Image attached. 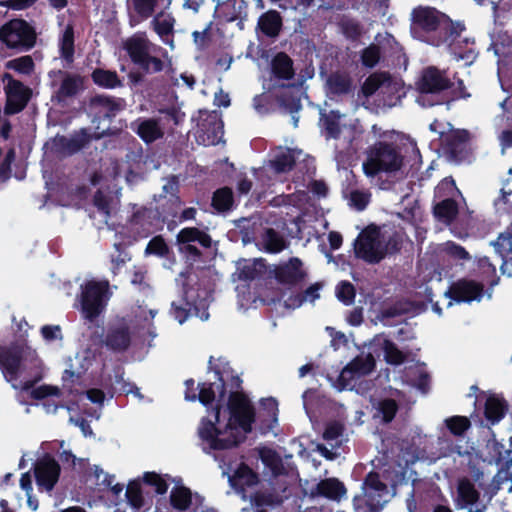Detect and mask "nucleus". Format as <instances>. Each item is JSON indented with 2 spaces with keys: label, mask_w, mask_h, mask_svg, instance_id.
<instances>
[{
  "label": "nucleus",
  "mask_w": 512,
  "mask_h": 512,
  "mask_svg": "<svg viewBox=\"0 0 512 512\" xmlns=\"http://www.w3.org/2000/svg\"><path fill=\"white\" fill-rule=\"evenodd\" d=\"M185 399L199 400L207 407L208 415L198 428L202 448L205 452L227 450L243 441L252 431L256 414L249 398L241 392H231L225 407L224 378L214 371L208 381L195 386V381H185Z\"/></svg>",
  "instance_id": "obj_1"
},
{
  "label": "nucleus",
  "mask_w": 512,
  "mask_h": 512,
  "mask_svg": "<svg viewBox=\"0 0 512 512\" xmlns=\"http://www.w3.org/2000/svg\"><path fill=\"white\" fill-rule=\"evenodd\" d=\"M367 353L360 354L348 363L340 372L335 387L337 390H356L360 379L371 373L375 367V359L383 355L391 365H400L405 355L384 335H376L366 345Z\"/></svg>",
  "instance_id": "obj_2"
},
{
  "label": "nucleus",
  "mask_w": 512,
  "mask_h": 512,
  "mask_svg": "<svg viewBox=\"0 0 512 512\" xmlns=\"http://www.w3.org/2000/svg\"><path fill=\"white\" fill-rule=\"evenodd\" d=\"M321 120L324 122L327 136L340 142L335 148V160L338 168L343 167L353 153L352 143L363 131L360 121L354 116H348L334 110L330 111Z\"/></svg>",
  "instance_id": "obj_3"
},
{
  "label": "nucleus",
  "mask_w": 512,
  "mask_h": 512,
  "mask_svg": "<svg viewBox=\"0 0 512 512\" xmlns=\"http://www.w3.org/2000/svg\"><path fill=\"white\" fill-rule=\"evenodd\" d=\"M210 302L211 290L189 275L183 294L171 302L170 314L179 324H183L192 315L206 321L209 318Z\"/></svg>",
  "instance_id": "obj_4"
},
{
  "label": "nucleus",
  "mask_w": 512,
  "mask_h": 512,
  "mask_svg": "<svg viewBox=\"0 0 512 512\" xmlns=\"http://www.w3.org/2000/svg\"><path fill=\"white\" fill-rule=\"evenodd\" d=\"M354 249L358 258L376 264L396 251L398 242L391 230L370 225L359 234Z\"/></svg>",
  "instance_id": "obj_5"
},
{
  "label": "nucleus",
  "mask_w": 512,
  "mask_h": 512,
  "mask_svg": "<svg viewBox=\"0 0 512 512\" xmlns=\"http://www.w3.org/2000/svg\"><path fill=\"white\" fill-rule=\"evenodd\" d=\"M28 358L31 361L36 360L35 353L28 347L15 344L9 347H0V369L14 389L28 391L33 387L32 382L19 380L23 362Z\"/></svg>",
  "instance_id": "obj_6"
},
{
  "label": "nucleus",
  "mask_w": 512,
  "mask_h": 512,
  "mask_svg": "<svg viewBox=\"0 0 512 512\" xmlns=\"http://www.w3.org/2000/svg\"><path fill=\"white\" fill-rule=\"evenodd\" d=\"M111 295L107 280H88L82 283L78 299L83 317L93 322L105 310Z\"/></svg>",
  "instance_id": "obj_7"
},
{
  "label": "nucleus",
  "mask_w": 512,
  "mask_h": 512,
  "mask_svg": "<svg viewBox=\"0 0 512 512\" xmlns=\"http://www.w3.org/2000/svg\"><path fill=\"white\" fill-rule=\"evenodd\" d=\"M362 92L365 97L375 95L379 105L389 108L396 106L404 95L400 82L387 73L371 74L363 83Z\"/></svg>",
  "instance_id": "obj_8"
},
{
  "label": "nucleus",
  "mask_w": 512,
  "mask_h": 512,
  "mask_svg": "<svg viewBox=\"0 0 512 512\" xmlns=\"http://www.w3.org/2000/svg\"><path fill=\"white\" fill-rule=\"evenodd\" d=\"M124 49L127 51L133 63L138 65L146 73L152 74L163 70L164 63L155 56L157 46L153 44L144 34H135L124 42Z\"/></svg>",
  "instance_id": "obj_9"
},
{
  "label": "nucleus",
  "mask_w": 512,
  "mask_h": 512,
  "mask_svg": "<svg viewBox=\"0 0 512 512\" xmlns=\"http://www.w3.org/2000/svg\"><path fill=\"white\" fill-rule=\"evenodd\" d=\"M180 114L176 108L159 110V115L152 118H139L131 125L133 131L147 144L163 138L166 125L173 122L177 125Z\"/></svg>",
  "instance_id": "obj_10"
},
{
  "label": "nucleus",
  "mask_w": 512,
  "mask_h": 512,
  "mask_svg": "<svg viewBox=\"0 0 512 512\" xmlns=\"http://www.w3.org/2000/svg\"><path fill=\"white\" fill-rule=\"evenodd\" d=\"M402 166V157L394 147L383 142L374 145L363 163V170L367 176H374L379 172L392 173Z\"/></svg>",
  "instance_id": "obj_11"
},
{
  "label": "nucleus",
  "mask_w": 512,
  "mask_h": 512,
  "mask_svg": "<svg viewBox=\"0 0 512 512\" xmlns=\"http://www.w3.org/2000/svg\"><path fill=\"white\" fill-rule=\"evenodd\" d=\"M0 40L9 48L27 51L34 46L36 34L26 21L13 19L0 28Z\"/></svg>",
  "instance_id": "obj_12"
},
{
  "label": "nucleus",
  "mask_w": 512,
  "mask_h": 512,
  "mask_svg": "<svg viewBox=\"0 0 512 512\" xmlns=\"http://www.w3.org/2000/svg\"><path fill=\"white\" fill-rule=\"evenodd\" d=\"M363 500L370 511L382 509L397 494V486L389 489L376 473H369L362 485Z\"/></svg>",
  "instance_id": "obj_13"
},
{
  "label": "nucleus",
  "mask_w": 512,
  "mask_h": 512,
  "mask_svg": "<svg viewBox=\"0 0 512 512\" xmlns=\"http://www.w3.org/2000/svg\"><path fill=\"white\" fill-rule=\"evenodd\" d=\"M211 242V237L196 227L183 228L177 234L179 250L189 261H196L200 257L201 253L196 247V243L208 248L211 246Z\"/></svg>",
  "instance_id": "obj_14"
},
{
  "label": "nucleus",
  "mask_w": 512,
  "mask_h": 512,
  "mask_svg": "<svg viewBox=\"0 0 512 512\" xmlns=\"http://www.w3.org/2000/svg\"><path fill=\"white\" fill-rule=\"evenodd\" d=\"M157 213L153 209L132 205V212L128 218L126 227L122 230H127L131 234V238H145L151 232L156 220Z\"/></svg>",
  "instance_id": "obj_15"
},
{
  "label": "nucleus",
  "mask_w": 512,
  "mask_h": 512,
  "mask_svg": "<svg viewBox=\"0 0 512 512\" xmlns=\"http://www.w3.org/2000/svg\"><path fill=\"white\" fill-rule=\"evenodd\" d=\"M61 467L49 454L38 458L34 463V476L41 490L51 492L60 477Z\"/></svg>",
  "instance_id": "obj_16"
},
{
  "label": "nucleus",
  "mask_w": 512,
  "mask_h": 512,
  "mask_svg": "<svg viewBox=\"0 0 512 512\" xmlns=\"http://www.w3.org/2000/svg\"><path fill=\"white\" fill-rule=\"evenodd\" d=\"M417 85L421 93L417 99V102L420 105L425 106L424 95L436 94L449 88L451 85V80L445 71H441L436 67H428L423 70Z\"/></svg>",
  "instance_id": "obj_17"
},
{
  "label": "nucleus",
  "mask_w": 512,
  "mask_h": 512,
  "mask_svg": "<svg viewBox=\"0 0 512 512\" xmlns=\"http://www.w3.org/2000/svg\"><path fill=\"white\" fill-rule=\"evenodd\" d=\"M173 481L176 485L170 492V503L174 509L179 512H186L190 508L193 512H216L213 508L203 506V498L200 495H193L190 489L179 484L180 481Z\"/></svg>",
  "instance_id": "obj_18"
},
{
  "label": "nucleus",
  "mask_w": 512,
  "mask_h": 512,
  "mask_svg": "<svg viewBox=\"0 0 512 512\" xmlns=\"http://www.w3.org/2000/svg\"><path fill=\"white\" fill-rule=\"evenodd\" d=\"M490 500L491 497L487 500L481 499L479 491L469 479H459L456 498L458 507L467 508V512H485Z\"/></svg>",
  "instance_id": "obj_19"
},
{
  "label": "nucleus",
  "mask_w": 512,
  "mask_h": 512,
  "mask_svg": "<svg viewBox=\"0 0 512 512\" xmlns=\"http://www.w3.org/2000/svg\"><path fill=\"white\" fill-rule=\"evenodd\" d=\"M201 118L196 137L199 143L204 146L217 145L223 138V122L217 112L205 113Z\"/></svg>",
  "instance_id": "obj_20"
},
{
  "label": "nucleus",
  "mask_w": 512,
  "mask_h": 512,
  "mask_svg": "<svg viewBox=\"0 0 512 512\" xmlns=\"http://www.w3.org/2000/svg\"><path fill=\"white\" fill-rule=\"evenodd\" d=\"M157 314L158 310L156 309L148 308L145 305H138L132 308L126 320L136 334L140 336L148 335L154 339L157 337V332L153 320Z\"/></svg>",
  "instance_id": "obj_21"
},
{
  "label": "nucleus",
  "mask_w": 512,
  "mask_h": 512,
  "mask_svg": "<svg viewBox=\"0 0 512 512\" xmlns=\"http://www.w3.org/2000/svg\"><path fill=\"white\" fill-rule=\"evenodd\" d=\"M344 428L338 422H330L323 432L324 443L317 444L316 451L328 460H333L340 455V447L345 441Z\"/></svg>",
  "instance_id": "obj_22"
},
{
  "label": "nucleus",
  "mask_w": 512,
  "mask_h": 512,
  "mask_svg": "<svg viewBox=\"0 0 512 512\" xmlns=\"http://www.w3.org/2000/svg\"><path fill=\"white\" fill-rule=\"evenodd\" d=\"M444 295L448 298L447 307L452 306L453 302L480 301L483 297V286L473 281L461 280L453 284Z\"/></svg>",
  "instance_id": "obj_23"
},
{
  "label": "nucleus",
  "mask_w": 512,
  "mask_h": 512,
  "mask_svg": "<svg viewBox=\"0 0 512 512\" xmlns=\"http://www.w3.org/2000/svg\"><path fill=\"white\" fill-rule=\"evenodd\" d=\"M133 334L128 321L123 318L111 323L107 329L105 343L113 351L122 352L129 348Z\"/></svg>",
  "instance_id": "obj_24"
},
{
  "label": "nucleus",
  "mask_w": 512,
  "mask_h": 512,
  "mask_svg": "<svg viewBox=\"0 0 512 512\" xmlns=\"http://www.w3.org/2000/svg\"><path fill=\"white\" fill-rule=\"evenodd\" d=\"M5 91L7 103L5 112L14 114L21 111L27 104L30 97V90L21 82L13 79L10 75H5Z\"/></svg>",
  "instance_id": "obj_25"
},
{
  "label": "nucleus",
  "mask_w": 512,
  "mask_h": 512,
  "mask_svg": "<svg viewBox=\"0 0 512 512\" xmlns=\"http://www.w3.org/2000/svg\"><path fill=\"white\" fill-rule=\"evenodd\" d=\"M306 157L302 150L278 147L272 153L269 166L275 173H284L298 162L305 161Z\"/></svg>",
  "instance_id": "obj_26"
},
{
  "label": "nucleus",
  "mask_w": 512,
  "mask_h": 512,
  "mask_svg": "<svg viewBox=\"0 0 512 512\" xmlns=\"http://www.w3.org/2000/svg\"><path fill=\"white\" fill-rule=\"evenodd\" d=\"M50 75L59 76L61 81L55 91L58 101H65L76 96L83 89V78L77 74L66 73L61 70L53 71Z\"/></svg>",
  "instance_id": "obj_27"
},
{
  "label": "nucleus",
  "mask_w": 512,
  "mask_h": 512,
  "mask_svg": "<svg viewBox=\"0 0 512 512\" xmlns=\"http://www.w3.org/2000/svg\"><path fill=\"white\" fill-rule=\"evenodd\" d=\"M412 17L414 24L426 31L436 30L449 20L445 14L431 7L415 8Z\"/></svg>",
  "instance_id": "obj_28"
},
{
  "label": "nucleus",
  "mask_w": 512,
  "mask_h": 512,
  "mask_svg": "<svg viewBox=\"0 0 512 512\" xmlns=\"http://www.w3.org/2000/svg\"><path fill=\"white\" fill-rule=\"evenodd\" d=\"M347 490L344 484L337 478H325L320 480L314 488L311 489L313 497L320 496L331 501L340 502L346 497Z\"/></svg>",
  "instance_id": "obj_29"
},
{
  "label": "nucleus",
  "mask_w": 512,
  "mask_h": 512,
  "mask_svg": "<svg viewBox=\"0 0 512 512\" xmlns=\"http://www.w3.org/2000/svg\"><path fill=\"white\" fill-rule=\"evenodd\" d=\"M215 4L214 15L232 22L245 14L247 4L244 0H212Z\"/></svg>",
  "instance_id": "obj_30"
},
{
  "label": "nucleus",
  "mask_w": 512,
  "mask_h": 512,
  "mask_svg": "<svg viewBox=\"0 0 512 512\" xmlns=\"http://www.w3.org/2000/svg\"><path fill=\"white\" fill-rule=\"evenodd\" d=\"M220 467L223 469V475L228 477L231 486L235 489L244 490L245 486L250 487L257 482L256 475L246 465L240 464L236 468L229 465L227 469H224L222 465Z\"/></svg>",
  "instance_id": "obj_31"
},
{
  "label": "nucleus",
  "mask_w": 512,
  "mask_h": 512,
  "mask_svg": "<svg viewBox=\"0 0 512 512\" xmlns=\"http://www.w3.org/2000/svg\"><path fill=\"white\" fill-rule=\"evenodd\" d=\"M151 25L162 42L169 45L171 49H174L172 36L174 32L175 19L172 14L167 11L159 12L152 20Z\"/></svg>",
  "instance_id": "obj_32"
},
{
  "label": "nucleus",
  "mask_w": 512,
  "mask_h": 512,
  "mask_svg": "<svg viewBox=\"0 0 512 512\" xmlns=\"http://www.w3.org/2000/svg\"><path fill=\"white\" fill-rule=\"evenodd\" d=\"M276 278L282 283H296L304 279L305 271L299 258H291L288 262L277 267Z\"/></svg>",
  "instance_id": "obj_33"
},
{
  "label": "nucleus",
  "mask_w": 512,
  "mask_h": 512,
  "mask_svg": "<svg viewBox=\"0 0 512 512\" xmlns=\"http://www.w3.org/2000/svg\"><path fill=\"white\" fill-rule=\"evenodd\" d=\"M91 105L99 118H112L122 109L123 101L106 95H98L92 99Z\"/></svg>",
  "instance_id": "obj_34"
},
{
  "label": "nucleus",
  "mask_w": 512,
  "mask_h": 512,
  "mask_svg": "<svg viewBox=\"0 0 512 512\" xmlns=\"http://www.w3.org/2000/svg\"><path fill=\"white\" fill-rule=\"evenodd\" d=\"M497 254L502 258V272L512 276L509 265H512V232L501 233L495 242H492Z\"/></svg>",
  "instance_id": "obj_35"
},
{
  "label": "nucleus",
  "mask_w": 512,
  "mask_h": 512,
  "mask_svg": "<svg viewBox=\"0 0 512 512\" xmlns=\"http://www.w3.org/2000/svg\"><path fill=\"white\" fill-rule=\"evenodd\" d=\"M507 409L508 405L504 398L490 395L485 402V418L491 425H495L504 418Z\"/></svg>",
  "instance_id": "obj_36"
},
{
  "label": "nucleus",
  "mask_w": 512,
  "mask_h": 512,
  "mask_svg": "<svg viewBox=\"0 0 512 512\" xmlns=\"http://www.w3.org/2000/svg\"><path fill=\"white\" fill-rule=\"evenodd\" d=\"M326 89L328 95H346L351 91V79L347 74L344 73H332L326 80Z\"/></svg>",
  "instance_id": "obj_37"
},
{
  "label": "nucleus",
  "mask_w": 512,
  "mask_h": 512,
  "mask_svg": "<svg viewBox=\"0 0 512 512\" xmlns=\"http://www.w3.org/2000/svg\"><path fill=\"white\" fill-rule=\"evenodd\" d=\"M94 205L103 223L110 227L109 218L116 205L114 198L108 192L98 190L94 196Z\"/></svg>",
  "instance_id": "obj_38"
},
{
  "label": "nucleus",
  "mask_w": 512,
  "mask_h": 512,
  "mask_svg": "<svg viewBox=\"0 0 512 512\" xmlns=\"http://www.w3.org/2000/svg\"><path fill=\"white\" fill-rule=\"evenodd\" d=\"M258 26L265 35L275 37L279 34L282 27L281 16L277 11L270 10L261 15Z\"/></svg>",
  "instance_id": "obj_39"
},
{
  "label": "nucleus",
  "mask_w": 512,
  "mask_h": 512,
  "mask_svg": "<svg viewBox=\"0 0 512 512\" xmlns=\"http://www.w3.org/2000/svg\"><path fill=\"white\" fill-rule=\"evenodd\" d=\"M474 41L468 38L454 41L451 44V52L457 61L463 60L465 65H470L476 58V51L473 48Z\"/></svg>",
  "instance_id": "obj_40"
},
{
  "label": "nucleus",
  "mask_w": 512,
  "mask_h": 512,
  "mask_svg": "<svg viewBox=\"0 0 512 512\" xmlns=\"http://www.w3.org/2000/svg\"><path fill=\"white\" fill-rule=\"evenodd\" d=\"M125 496L134 512H144L147 509V503L141 491V483L138 480L128 484Z\"/></svg>",
  "instance_id": "obj_41"
},
{
  "label": "nucleus",
  "mask_w": 512,
  "mask_h": 512,
  "mask_svg": "<svg viewBox=\"0 0 512 512\" xmlns=\"http://www.w3.org/2000/svg\"><path fill=\"white\" fill-rule=\"evenodd\" d=\"M91 77L96 85L105 89H114L122 86V81L115 71L98 68L93 71Z\"/></svg>",
  "instance_id": "obj_42"
},
{
  "label": "nucleus",
  "mask_w": 512,
  "mask_h": 512,
  "mask_svg": "<svg viewBox=\"0 0 512 512\" xmlns=\"http://www.w3.org/2000/svg\"><path fill=\"white\" fill-rule=\"evenodd\" d=\"M250 498L255 512H267V507L279 505L283 501V496L266 492H257Z\"/></svg>",
  "instance_id": "obj_43"
},
{
  "label": "nucleus",
  "mask_w": 512,
  "mask_h": 512,
  "mask_svg": "<svg viewBox=\"0 0 512 512\" xmlns=\"http://www.w3.org/2000/svg\"><path fill=\"white\" fill-rule=\"evenodd\" d=\"M61 58L70 65L74 60V31L71 26H67L59 41Z\"/></svg>",
  "instance_id": "obj_44"
},
{
  "label": "nucleus",
  "mask_w": 512,
  "mask_h": 512,
  "mask_svg": "<svg viewBox=\"0 0 512 512\" xmlns=\"http://www.w3.org/2000/svg\"><path fill=\"white\" fill-rule=\"evenodd\" d=\"M458 213V206L452 198H445L441 200L434 207V214L440 221L448 224Z\"/></svg>",
  "instance_id": "obj_45"
},
{
  "label": "nucleus",
  "mask_w": 512,
  "mask_h": 512,
  "mask_svg": "<svg viewBox=\"0 0 512 512\" xmlns=\"http://www.w3.org/2000/svg\"><path fill=\"white\" fill-rule=\"evenodd\" d=\"M272 72L278 78H292L294 74L292 60L284 53L277 54L272 61Z\"/></svg>",
  "instance_id": "obj_46"
},
{
  "label": "nucleus",
  "mask_w": 512,
  "mask_h": 512,
  "mask_svg": "<svg viewBox=\"0 0 512 512\" xmlns=\"http://www.w3.org/2000/svg\"><path fill=\"white\" fill-rule=\"evenodd\" d=\"M261 245L263 249L269 253H279L286 246L284 238L273 229H267L263 233Z\"/></svg>",
  "instance_id": "obj_47"
},
{
  "label": "nucleus",
  "mask_w": 512,
  "mask_h": 512,
  "mask_svg": "<svg viewBox=\"0 0 512 512\" xmlns=\"http://www.w3.org/2000/svg\"><path fill=\"white\" fill-rule=\"evenodd\" d=\"M233 204V192L230 188L224 187L216 190L212 197V206L218 212H224Z\"/></svg>",
  "instance_id": "obj_48"
},
{
  "label": "nucleus",
  "mask_w": 512,
  "mask_h": 512,
  "mask_svg": "<svg viewBox=\"0 0 512 512\" xmlns=\"http://www.w3.org/2000/svg\"><path fill=\"white\" fill-rule=\"evenodd\" d=\"M143 481L154 487L155 492L157 494L163 495L168 490V484L165 477L155 473V472H146L143 475Z\"/></svg>",
  "instance_id": "obj_49"
},
{
  "label": "nucleus",
  "mask_w": 512,
  "mask_h": 512,
  "mask_svg": "<svg viewBox=\"0 0 512 512\" xmlns=\"http://www.w3.org/2000/svg\"><path fill=\"white\" fill-rule=\"evenodd\" d=\"M257 260H242L237 265V273L240 279L251 280L258 274Z\"/></svg>",
  "instance_id": "obj_50"
},
{
  "label": "nucleus",
  "mask_w": 512,
  "mask_h": 512,
  "mask_svg": "<svg viewBox=\"0 0 512 512\" xmlns=\"http://www.w3.org/2000/svg\"><path fill=\"white\" fill-rule=\"evenodd\" d=\"M445 424L454 435H462L470 427L469 419L464 416L449 417L445 419Z\"/></svg>",
  "instance_id": "obj_51"
},
{
  "label": "nucleus",
  "mask_w": 512,
  "mask_h": 512,
  "mask_svg": "<svg viewBox=\"0 0 512 512\" xmlns=\"http://www.w3.org/2000/svg\"><path fill=\"white\" fill-rule=\"evenodd\" d=\"M126 243H114V247L116 250V254L111 255V263L112 267L111 270L114 274H116L121 267L130 260L129 254L124 250L123 246Z\"/></svg>",
  "instance_id": "obj_52"
},
{
  "label": "nucleus",
  "mask_w": 512,
  "mask_h": 512,
  "mask_svg": "<svg viewBox=\"0 0 512 512\" xmlns=\"http://www.w3.org/2000/svg\"><path fill=\"white\" fill-rule=\"evenodd\" d=\"M336 296L345 305L352 304L355 298L354 286L348 281L340 282L336 287Z\"/></svg>",
  "instance_id": "obj_53"
},
{
  "label": "nucleus",
  "mask_w": 512,
  "mask_h": 512,
  "mask_svg": "<svg viewBox=\"0 0 512 512\" xmlns=\"http://www.w3.org/2000/svg\"><path fill=\"white\" fill-rule=\"evenodd\" d=\"M456 193L459 194L460 192L451 177L443 179L435 188V195L438 198H452Z\"/></svg>",
  "instance_id": "obj_54"
},
{
  "label": "nucleus",
  "mask_w": 512,
  "mask_h": 512,
  "mask_svg": "<svg viewBox=\"0 0 512 512\" xmlns=\"http://www.w3.org/2000/svg\"><path fill=\"white\" fill-rule=\"evenodd\" d=\"M156 3L157 0H131L134 11L142 19H147L153 14Z\"/></svg>",
  "instance_id": "obj_55"
},
{
  "label": "nucleus",
  "mask_w": 512,
  "mask_h": 512,
  "mask_svg": "<svg viewBox=\"0 0 512 512\" xmlns=\"http://www.w3.org/2000/svg\"><path fill=\"white\" fill-rule=\"evenodd\" d=\"M168 252V246L165 243L164 239L161 236H155L152 238L145 249L146 255H155L158 257H163Z\"/></svg>",
  "instance_id": "obj_56"
},
{
  "label": "nucleus",
  "mask_w": 512,
  "mask_h": 512,
  "mask_svg": "<svg viewBox=\"0 0 512 512\" xmlns=\"http://www.w3.org/2000/svg\"><path fill=\"white\" fill-rule=\"evenodd\" d=\"M442 251L452 257L454 260L466 261L470 259V255L465 250V248L451 241L443 244Z\"/></svg>",
  "instance_id": "obj_57"
},
{
  "label": "nucleus",
  "mask_w": 512,
  "mask_h": 512,
  "mask_svg": "<svg viewBox=\"0 0 512 512\" xmlns=\"http://www.w3.org/2000/svg\"><path fill=\"white\" fill-rule=\"evenodd\" d=\"M260 458L262 462L271 469L274 475L280 472V458L274 451L263 448L260 450Z\"/></svg>",
  "instance_id": "obj_58"
},
{
  "label": "nucleus",
  "mask_w": 512,
  "mask_h": 512,
  "mask_svg": "<svg viewBox=\"0 0 512 512\" xmlns=\"http://www.w3.org/2000/svg\"><path fill=\"white\" fill-rule=\"evenodd\" d=\"M370 197L371 194L367 190H353L350 193V205L362 211L368 205Z\"/></svg>",
  "instance_id": "obj_59"
},
{
  "label": "nucleus",
  "mask_w": 512,
  "mask_h": 512,
  "mask_svg": "<svg viewBox=\"0 0 512 512\" xmlns=\"http://www.w3.org/2000/svg\"><path fill=\"white\" fill-rule=\"evenodd\" d=\"M381 52L377 45L372 44L362 52L361 59L364 66L372 68L380 60Z\"/></svg>",
  "instance_id": "obj_60"
},
{
  "label": "nucleus",
  "mask_w": 512,
  "mask_h": 512,
  "mask_svg": "<svg viewBox=\"0 0 512 512\" xmlns=\"http://www.w3.org/2000/svg\"><path fill=\"white\" fill-rule=\"evenodd\" d=\"M8 67L23 74H29L34 67L31 56H22L8 62Z\"/></svg>",
  "instance_id": "obj_61"
},
{
  "label": "nucleus",
  "mask_w": 512,
  "mask_h": 512,
  "mask_svg": "<svg viewBox=\"0 0 512 512\" xmlns=\"http://www.w3.org/2000/svg\"><path fill=\"white\" fill-rule=\"evenodd\" d=\"M59 446L58 456L63 464H69L70 466L84 465L85 459L76 457L70 450L66 449L64 441L59 442Z\"/></svg>",
  "instance_id": "obj_62"
},
{
  "label": "nucleus",
  "mask_w": 512,
  "mask_h": 512,
  "mask_svg": "<svg viewBox=\"0 0 512 512\" xmlns=\"http://www.w3.org/2000/svg\"><path fill=\"white\" fill-rule=\"evenodd\" d=\"M379 412L385 422H390L397 412L396 402L391 399L382 400L379 403Z\"/></svg>",
  "instance_id": "obj_63"
},
{
  "label": "nucleus",
  "mask_w": 512,
  "mask_h": 512,
  "mask_svg": "<svg viewBox=\"0 0 512 512\" xmlns=\"http://www.w3.org/2000/svg\"><path fill=\"white\" fill-rule=\"evenodd\" d=\"M60 390L56 386L42 385L32 389L31 396L35 399H44L48 396H58Z\"/></svg>",
  "instance_id": "obj_64"
}]
</instances>
